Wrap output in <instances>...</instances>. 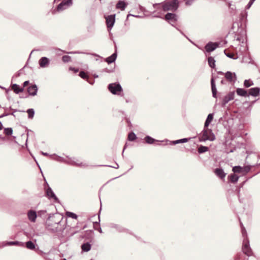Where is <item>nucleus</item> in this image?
Listing matches in <instances>:
<instances>
[{
	"mask_svg": "<svg viewBox=\"0 0 260 260\" xmlns=\"http://www.w3.org/2000/svg\"><path fill=\"white\" fill-rule=\"evenodd\" d=\"M29 83V81H25L24 83H23V86L25 87V86H26Z\"/></svg>",
	"mask_w": 260,
	"mask_h": 260,
	"instance_id": "46",
	"label": "nucleus"
},
{
	"mask_svg": "<svg viewBox=\"0 0 260 260\" xmlns=\"http://www.w3.org/2000/svg\"><path fill=\"white\" fill-rule=\"evenodd\" d=\"M13 130L12 128H6L4 129V133L8 136H10L12 134Z\"/></svg>",
	"mask_w": 260,
	"mask_h": 260,
	"instance_id": "37",
	"label": "nucleus"
},
{
	"mask_svg": "<svg viewBox=\"0 0 260 260\" xmlns=\"http://www.w3.org/2000/svg\"><path fill=\"white\" fill-rule=\"evenodd\" d=\"M232 170L234 173H241L243 174V171L242 167H241L240 166L234 167L233 168Z\"/></svg>",
	"mask_w": 260,
	"mask_h": 260,
	"instance_id": "28",
	"label": "nucleus"
},
{
	"mask_svg": "<svg viewBox=\"0 0 260 260\" xmlns=\"http://www.w3.org/2000/svg\"><path fill=\"white\" fill-rule=\"evenodd\" d=\"M63 260H67V259L64 258V259H63Z\"/></svg>",
	"mask_w": 260,
	"mask_h": 260,
	"instance_id": "55",
	"label": "nucleus"
},
{
	"mask_svg": "<svg viewBox=\"0 0 260 260\" xmlns=\"http://www.w3.org/2000/svg\"><path fill=\"white\" fill-rule=\"evenodd\" d=\"M1 108V106L0 105V108Z\"/></svg>",
	"mask_w": 260,
	"mask_h": 260,
	"instance_id": "56",
	"label": "nucleus"
},
{
	"mask_svg": "<svg viewBox=\"0 0 260 260\" xmlns=\"http://www.w3.org/2000/svg\"><path fill=\"white\" fill-rule=\"evenodd\" d=\"M215 174L220 178H224L225 176V173H224L223 170L220 168L215 169L214 171Z\"/></svg>",
	"mask_w": 260,
	"mask_h": 260,
	"instance_id": "17",
	"label": "nucleus"
},
{
	"mask_svg": "<svg viewBox=\"0 0 260 260\" xmlns=\"http://www.w3.org/2000/svg\"><path fill=\"white\" fill-rule=\"evenodd\" d=\"M153 8L157 10L162 8L164 11H175L178 7V2L177 0H171L165 2L161 4H155L153 5Z\"/></svg>",
	"mask_w": 260,
	"mask_h": 260,
	"instance_id": "1",
	"label": "nucleus"
},
{
	"mask_svg": "<svg viewBox=\"0 0 260 260\" xmlns=\"http://www.w3.org/2000/svg\"><path fill=\"white\" fill-rule=\"evenodd\" d=\"M260 92V88L258 87H254L250 88L249 90V94L253 96H257L259 95Z\"/></svg>",
	"mask_w": 260,
	"mask_h": 260,
	"instance_id": "15",
	"label": "nucleus"
},
{
	"mask_svg": "<svg viewBox=\"0 0 260 260\" xmlns=\"http://www.w3.org/2000/svg\"><path fill=\"white\" fill-rule=\"evenodd\" d=\"M72 5V0H64L57 6V11H63L69 8Z\"/></svg>",
	"mask_w": 260,
	"mask_h": 260,
	"instance_id": "6",
	"label": "nucleus"
},
{
	"mask_svg": "<svg viewBox=\"0 0 260 260\" xmlns=\"http://www.w3.org/2000/svg\"><path fill=\"white\" fill-rule=\"evenodd\" d=\"M218 46V43L210 42L205 46V49L206 51L210 52L215 50Z\"/></svg>",
	"mask_w": 260,
	"mask_h": 260,
	"instance_id": "9",
	"label": "nucleus"
},
{
	"mask_svg": "<svg viewBox=\"0 0 260 260\" xmlns=\"http://www.w3.org/2000/svg\"><path fill=\"white\" fill-rule=\"evenodd\" d=\"M255 0H250L249 2L248 3V5H247L246 8L247 9H249L251 5L253 4Z\"/></svg>",
	"mask_w": 260,
	"mask_h": 260,
	"instance_id": "43",
	"label": "nucleus"
},
{
	"mask_svg": "<svg viewBox=\"0 0 260 260\" xmlns=\"http://www.w3.org/2000/svg\"><path fill=\"white\" fill-rule=\"evenodd\" d=\"M224 53H225V54L228 56L229 57V58H233V59H236L237 58H235L234 57V54H233V53H225V51H224Z\"/></svg>",
	"mask_w": 260,
	"mask_h": 260,
	"instance_id": "40",
	"label": "nucleus"
},
{
	"mask_svg": "<svg viewBox=\"0 0 260 260\" xmlns=\"http://www.w3.org/2000/svg\"><path fill=\"white\" fill-rule=\"evenodd\" d=\"M99 232H100L101 233H102V230H101V229L99 230Z\"/></svg>",
	"mask_w": 260,
	"mask_h": 260,
	"instance_id": "53",
	"label": "nucleus"
},
{
	"mask_svg": "<svg viewBox=\"0 0 260 260\" xmlns=\"http://www.w3.org/2000/svg\"><path fill=\"white\" fill-rule=\"evenodd\" d=\"M241 231L243 236L244 237L242 250L243 252L247 256L252 255V252L249 246V242L247 238V232L244 227L241 226Z\"/></svg>",
	"mask_w": 260,
	"mask_h": 260,
	"instance_id": "2",
	"label": "nucleus"
},
{
	"mask_svg": "<svg viewBox=\"0 0 260 260\" xmlns=\"http://www.w3.org/2000/svg\"><path fill=\"white\" fill-rule=\"evenodd\" d=\"M26 247L30 250H33L35 248V245L31 241H28L26 243Z\"/></svg>",
	"mask_w": 260,
	"mask_h": 260,
	"instance_id": "29",
	"label": "nucleus"
},
{
	"mask_svg": "<svg viewBox=\"0 0 260 260\" xmlns=\"http://www.w3.org/2000/svg\"><path fill=\"white\" fill-rule=\"evenodd\" d=\"M27 91L30 95L34 96L37 94L38 91L37 86L36 85L30 86L28 87Z\"/></svg>",
	"mask_w": 260,
	"mask_h": 260,
	"instance_id": "16",
	"label": "nucleus"
},
{
	"mask_svg": "<svg viewBox=\"0 0 260 260\" xmlns=\"http://www.w3.org/2000/svg\"><path fill=\"white\" fill-rule=\"evenodd\" d=\"M71 57L69 56L65 55L62 57V61L64 62H67L70 61Z\"/></svg>",
	"mask_w": 260,
	"mask_h": 260,
	"instance_id": "39",
	"label": "nucleus"
},
{
	"mask_svg": "<svg viewBox=\"0 0 260 260\" xmlns=\"http://www.w3.org/2000/svg\"><path fill=\"white\" fill-rule=\"evenodd\" d=\"M70 70L73 71L75 73H77L78 71V69L75 68H70Z\"/></svg>",
	"mask_w": 260,
	"mask_h": 260,
	"instance_id": "45",
	"label": "nucleus"
},
{
	"mask_svg": "<svg viewBox=\"0 0 260 260\" xmlns=\"http://www.w3.org/2000/svg\"><path fill=\"white\" fill-rule=\"evenodd\" d=\"M145 140L148 144H152L156 141L154 139L151 138L150 136H146L145 138Z\"/></svg>",
	"mask_w": 260,
	"mask_h": 260,
	"instance_id": "31",
	"label": "nucleus"
},
{
	"mask_svg": "<svg viewBox=\"0 0 260 260\" xmlns=\"http://www.w3.org/2000/svg\"><path fill=\"white\" fill-rule=\"evenodd\" d=\"M94 78H98V75H94Z\"/></svg>",
	"mask_w": 260,
	"mask_h": 260,
	"instance_id": "52",
	"label": "nucleus"
},
{
	"mask_svg": "<svg viewBox=\"0 0 260 260\" xmlns=\"http://www.w3.org/2000/svg\"><path fill=\"white\" fill-rule=\"evenodd\" d=\"M155 17H160V15H154Z\"/></svg>",
	"mask_w": 260,
	"mask_h": 260,
	"instance_id": "50",
	"label": "nucleus"
},
{
	"mask_svg": "<svg viewBox=\"0 0 260 260\" xmlns=\"http://www.w3.org/2000/svg\"><path fill=\"white\" fill-rule=\"evenodd\" d=\"M3 128V124L2 123L0 122V130L2 129Z\"/></svg>",
	"mask_w": 260,
	"mask_h": 260,
	"instance_id": "49",
	"label": "nucleus"
},
{
	"mask_svg": "<svg viewBox=\"0 0 260 260\" xmlns=\"http://www.w3.org/2000/svg\"><path fill=\"white\" fill-rule=\"evenodd\" d=\"M208 63L209 66L212 68H214L215 67V60L212 57H209L208 59Z\"/></svg>",
	"mask_w": 260,
	"mask_h": 260,
	"instance_id": "25",
	"label": "nucleus"
},
{
	"mask_svg": "<svg viewBox=\"0 0 260 260\" xmlns=\"http://www.w3.org/2000/svg\"><path fill=\"white\" fill-rule=\"evenodd\" d=\"M12 245H16L19 246H23L24 244L22 242H20L19 241H11V242H5L2 243V246H12Z\"/></svg>",
	"mask_w": 260,
	"mask_h": 260,
	"instance_id": "11",
	"label": "nucleus"
},
{
	"mask_svg": "<svg viewBox=\"0 0 260 260\" xmlns=\"http://www.w3.org/2000/svg\"><path fill=\"white\" fill-rule=\"evenodd\" d=\"M235 93L233 92H230L226 96H225L223 99V104H226L229 101L232 100L234 98Z\"/></svg>",
	"mask_w": 260,
	"mask_h": 260,
	"instance_id": "13",
	"label": "nucleus"
},
{
	"mask_svg": "<svg viewBox=\"0 0 260 260\" xmlns=\"http://www.w3.org/2000/svg\"><path fill=\"white\" fill-rule=\"evenodd\" d=\"M109 90L114 94H118L122 90V88L119 84L111 83L108 86Z\"/></svg>",
	"mask_w": 260,
	"mask_h": 260,
	"instance_id": "4",
	"label": "nucleus"
},
{
	"mask_svg": "<svg viewBox=\"0 0 260 260\" xmlns=\"http://www.w3.org/2000/svg\"><path fill=\"white\" fill-rule=\"evenodd\" d=\"M225 78L229 81L234 82L236 80V76L235 73H232L231 72H227L225 74Z\"/></svg>",
	"mask_w": 260,
	"mask_h": 260,
	"instance_id": "12",
	"label": "nucleus"
},
{
	"mask_svg": "<svg viewBox=\"0 0 260 260\" xmlns=\"http://www.w3.org/2000/svg\"><path fill=\"white\" fill-rule=\"evenodd\" d=\"M213 114H212V113L209 114L208 115V117H207V118L206 120V121L205 122V125H204L205 128H207L209 126V125L211 122V121L213 120Z\"/></svg>",
	"mask_w": 260,
	"mask_h": 260,
	"instance_id": "18",
	"label": "nucleus"
},
{
	"mask_svg": "<svg viewBox=\"0 0 260 260\" xmlns=\"http://www.w3.org/2000/svg\"><path fill=\"white\" fill-rule=\"evenodd\" d=\"M165 20L168 21L170 24L174 26L178 20V16L174 13H168L165 16Z\"/></svg>",
	"mask_w": 260,
	"mask_h": 260,
	"instance_id": "7",
	"label": "nucleus"
},
{
	"mask_svg": "<svg viewBox=\"0 0 260 260\" xmlns=\"http://www.w3.org/2000/svg\"><path fill=\"white\" fill-rule=\"evenodd\" d=\"M50 157L58 161H61V162H65L66 161L64 160V159L62 157H61L60 156H57L55 154L50 155Z\"/></svg>",
	"mask_w": 260,
	"mask_h": 260,
	"instance_id": "26",
	"label": "nucleus"
},
{
	"mask_svg": "<svg viewBox=\"0 0 260 260\" xmlns=\"http://www.w3.org/2000/svg\"><path fill=\"white\" fill-rule=\"evenodd\" d=\"M215 139V137L212 131L210 129L205 128L202 132V135L200 138V141H206L207 140L213 141Z\"/></svg>",
	"mask_w": 260,
	"mask_h": 260,
	"instance_id": "3",
	"label": "nucleus"
},
{
	"mask_svg": "<svg viewBox=\"0 0 260 260\" xmlns=\"http://www.w3.org/2000/svg\"><path fill=\"white\" fill-rule=\"evenodd\" d=\"M112 227L117 229L119 232L123 231V229L118 225H114Z\"/></svg>",
	"mask_w": 260,
	"mask_h": 260,
	"instance_id": "44",
	"label": "nucleus"
},
{
	"mask_svg": "<svg viewBox=\"0 0 260 260\" xmlns=\"http://www.w3.org/2000/svg\"><path fill=\"white\" fill-rule=\"evenodd\" d=\"M219 73L221 74H223V73L222 72H219Z\"/></svg>",
	"mask_w": 260,
	"mask_h": 260,
	"instance_id": "54",
	"label": "nucleus"
},
{
	"mask_svg": "<svg viewBox=\"0 0 260 260\" xmlns=\"http://www.w3.org/2000/svg\"><path fill=\"white\" fill-rule=\"evenodd\" d=\"M128 139L129 141H134L136 139V136L134 133H131L128 135Z\"/></svg>",
	"mask_w": 260,
	"mask_h": 260,
	"instance_id": "38",
	"label": "nucleus"
},
{
	"mask_svg": "<svg viewBox=\"0 0 260 260\" xmlns=\"http://www.w3.org/2000/svg\"><path fill=\"white\" fill-rule=\"evenodd\" d=\"M253 85V83L250 80H245L244 82V85L246 87H249L250 86Z\"/></svg>",
	"mask_w": 260,
	"mask_h": 260,
	"instance_id": "35",
	"label": "nucleus"
},
{
	"mask_svg": "<svg viewBox=\"0 0 260 260\" xmlns=\"http://www.w3.org/2000/svg\"><path fill=\"white\" fill-rule=\"evenodd\" d=\"M79 76L83 79H85L87 77L86 73L84 72H81L79 74Z\"/></svg>",
	"mask_w": 260,
	"mask_h": 260,
	"instance_id": "42",
	"label": "nucleus"
},
{
	"mask_svg": "<svg viewBox=\"0 0 260 260\" xmlns=\"http://www.w3.org/2000/svg\"><path fill=\"white\" fill-rule=\"evenodd\" d=\"M230 178L231 181L234 183L237 182L239 179V177L235 174H231Z\"/></svg>",
	"mask_w": 260,
	"mask_h": 260,
	"instance_id": "30",
	"label": "nucleus"
},
{
	"mask_svg": "<svg viewBox=\"0 0 260 260\" xmlns=\"http://www.w3.org/2000/svg\"><path fill=\"white\" fill-rule=\"evenodd\" d=\"M129 16H134V17H139V16H138V15H132V14H128V15H127V17H128Z\"/></svg>",
	"mask_w": 260,
	"mask_h": 260,
	"instance_id": "48",
	"label": "nucleus"
},
{
	"mask_svg": "<svg viewBox=\"0 0 260 260\" xmlns=\"http://www.w3.org/2000/svg\"><path fill=\"white\" fill-rule=\"evenodd\" d=\"M106 25L108 30L110 31L113 27L115 21V15H111L105 17Z\"/></svg>",
	"mask_w": 260,
	"mask_h": 260,
	"instance_id": "5",
	"label": "nucleus"
},
{
	"mask_svg": "<svg viewBox=\"0 0 260 260\" xmlns=\"http://www.w3.org/2000/svg\"><path fill=\"white\" fill-rule=\"evenodd\" d=\"M126 5V4L124 1H119L116 5V8L120 9L121 10L123 11L124 10Z\"/></svg>",
	"mask_w": 260,
	"mask_h": 260,
	"instance_id": "19",
	"label": "nucleus"
},
{
	"mask_svg": "<svg viewBox=\"0 0 260 260\" xmlns=\"http://www.w3.org/2000/svg\"><path fill=\"white\" fill-rule=\"evenodd\" d=\"M68 163L71 165H76V166H80V167H84L85 166V165L84 164H83L82 163L79 164V163L76 162L74 160H70L68 162Z\"/></svg>",
	"mask_w": 260,
	"mask_h": 260,
	"instance_id": "36",
	"label": "nucleus"
},
{
	"mask_svg": "<svg viewBox=\"0 0 260 260\" xmlns=\"http://www.w3.org/2000/svg\"><path fill=\"white\" fill-rule=\"evenodd\" d=\"M243 171V174H246L250 170V168L249 167H245L242 168Z\"/></svg>",
	"mask_w": 260,
	"mask_h": 260,
	"instance_id": "41",
	"label": "nucleus"
},
{
	"mask_svg": "<svg viewBox=\"0 0 260 260\" xmlns=\"http://www.w3.org/2000/svg\"><path fill=\"white\" fill-rule=\"evenodd\" d=\"M66 214L67 216H68L69 217H71L73 219H76L78 217V216L76 214H75L73 212H67L66 213Z\"/></svg>",
	"mask_w": 260,
	"mask_h": 260,
	"instance_id": "32",
	"label": "nucleus"
},
{
	"mask_svg": "<svg viewBox=\"0 0 260 260\" xmlns=\"http://www.w3.org/2000/svg\"><path fill=\"white\" fill-rule=\"evenodd\" d=\"M46 192L47 197L49 199H53L55 201H57L58 200V199L57 198V197H56V196L55 195L54 193L53 192L51 188L48 187L47 189Z\"/></svg>",
	"mask_w": 260,
	"mask_h": 260,
	"instance_id": "14",
	"label": "nucleus"
},
{
	"mask_svg": "<svg viewBox=\"0 0 260 260\" xmlns=\"http://www.w3.org/2000/svg\"><path fill=\"white\" fill-rule=\"evenodd\" d=\"M211 88H212V94H213V96L214 98H216L217 90H216V88L215 86L214 80L213 78L211 79Z\"/></svg>",
	"mask_w": 260,
	"mask_h": 260,
	"instance_id": "22",
	"label": "nucleus"
},
{
	"mask_svg": "<svg viewBox=\"0 0 260 260\" xmlns=\"http://www.w3.org/2000/svg\"><path fill=\"white\" fill-rule=\"evenodd\" d=\"M39 63L41 68H46L49 65V60L46 57H43L40 59Z\"/></svg>",
	"mask_w": 260,
	"mask_h": 260,
	"instance_id": "10",
	"label": "nucleus"
},
{
	"mask_svg": "<svg viewBox=\"0 0 260 260\" xmlns=\"http://www.w3.org/2000/svg\"><path fill=\"white\" fill-rule=\"evenodd\" d=\"M208 150V148L206 146H201L198 149L199 153H202L207 152Z\"/></svg>",
	"mask_w": 260,
	"mask_h": 260,
	"instance_id": "33",
	"label": "nucleus"
},
{
	"mask_svg": "<svg viewBox=\"0 0 260 260\" xmlns=\"http://www.w3.org/2000/svg\"><path fill=\"white\" fill-rule=\"evenodd\" d=\"M188 139L184 138V139H181L173 141L171 143H172V144H173L174 145H176V144H177L179 143H186L188 141Z\"/></svg>",
	"mask_w": 260,
	"mask_h": 260,
	"instance_id": "27",
	"label": "nucleus"
},
{
	"mask_svg": "<svg viewBox=\"0 0 260 260\" xmlns=\"http://www.w3.org/2000/svg\"><path fill=\"white\" fill-rule=\"evenodd\" d=\"M27 217L28 220L31 222H35L36 221L37 215L35 211L30 210L27 212Z\"/></svg>",
	"mask_w": 260,
	"mask_h": 260,
	"instance_id": "8",
	"label": "nucleus"
},
{
	"mask_svg": "<svg viewBox=\"0 0 260 260\" xmlns=\"http://www.w3.org/2000/svg\"><path fill=\"white\" fill-rule=\"evenodd\" d=\"M81 248L83 251L88 252L91 249V245L88 242L84 243L82 245Z\"/></svg>",
	"mask_w": 260,
	"mask_h": 260,
	"instance_id": "24",
	"label": "nucleus"
},
{
	"mask_svg": "<svg viewBox=\"0 0 260 260\" xmlns=\"http://www.w3.org/2000/svg\"><path fill=\"white\" fill-rule=\"evenodd\" d=\"M236 92H237V94L240 96H248L247 91L243 88H238L236 90Z\"/></svg>",
	"mask_w": 260,
	"mask_h": 260,
	"instance_id": "20",
	"label": "nucleus"
},
{
	"mask_svg": "<svg viewBox=\"0 0 260 260\" xmlns=\"http://www.w3.org/2000/svg\"><path fill=\"white\" fill-rule=\"evenodd\" d=\"M27 113H28V118H32L34 116V114H35V111L34 110V109H29L27 110Z\"/></svg>",
	"mask_w": 260,
	"mask_h": 260,
	"instance_id": "34",
	"label": "nucleus"
},
{
	"mask_svg": "<svg viewBox=\"0 0 260 260\" xmlns=\"http://www.w3.org/2000/svg\"><path fill=\"white\" fill-rule=\"evenodd\" d=\"M116 57H117L116 53H114L112 55H111L110 56L107 58L106 61L108 63H111L115 61V60H116Z\"/></svg>",
	"mask_w": 260,
	"mask_h": 260,
	"instance_id": "23",
	"label": "nucleus"
},
{
	"mask_svg": "<svg viewBox=\"0 0 260 260\" xmlns=\"http://www.w3.org/2000/svg\"><path fill=\"white\" fill-rule=\"evenodd\" d=\"M12 88L14 90V91L17 94L23 91V89L22 88L20 87V86L16 84H13Z\"/></svg>",
	"mask_w": 260,
	"mask_h": 260,
	"instance_id": "21",
	"label": "nucleus"
},
{
	"mask_svg": "<svg viewBox=\"0 0 260 260\" xmlns=\"http://www.w3.org/2000/svg\"><path fill=\"white\" fill-rule=\"evenodd\" d=\"M41 153L43 155H45V156H49L50 155L47 153H45V152H42Z\"/></svg>",
	"mask_w": 260,
	"mask_h": 260,
	"instance_id": "47",
	"label": "nucleus"
},
{
	"mask_svg": "<svg viewBox=\"0 0 260 260\" xmlns=\"http://www.w3.org/2000/svg\"><path fill=\"white\" fill-rule=\"evenodd\" d=\"M118 165L117 164V165H116V167H113V168H118Z\"/></svg>",
	"mask_w": 260,
	"mask_h": 260,
	"instance_id": "51",
	"label": "nucleus"
}]
</instances>
